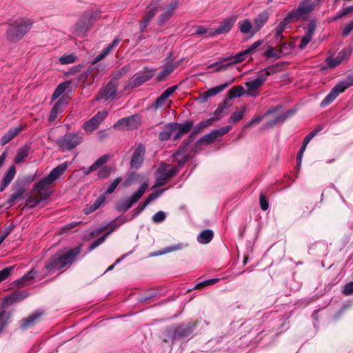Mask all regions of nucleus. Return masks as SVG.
Wrapping results in <instances>:
<instances>
[{
	"label": "nucleus",
	"instance_id": "f257e3e1",
	"mask_svg": "<svg viewBox=\"0 0 353 353\" xmlns=\"http://www.w3.org/2000/svg\"><path fill=\"white\" fill-rule=\"evenodd\" d=\"M81 252V245H79L74 248L70 249L64 254L57 253L54 254L46 265L45 269L48 274L52 271L60 270L67 265L72 264Z\"/></svg>",
	"mask_w": 353,
	"mask_h": 353
},
{
	"label": "nucleus",
	"instance_id": "f03ea898",
	"mask_svg": "<svg viewBox=\"0 0 353 353\" xmlns=\"http://www.w3.org/2000/svg\"><path fill=\"white\" fill-rule=\"evenodd\" d=\"M68 168V163H63L54 169L45 177L34 184V190L40 194H45L48 188L58 181L65 172Z\"/></svg>",
	"mask_w": 353,
	"mask_h": 353
},
{
	"label": "nucleus",
	"instance_id": "7ed1b4c3",
	"mask_svg": "<svg viewBox=\"0 0 353 353\" xmlns=\"http://www.w3.org/2000/svg\"><path fill=\"white\" fill-rule=\"evenodd\" d=\"M32 21L30 19H19L8 26L6 32V39L11 42H17L32 28Z\"/></svg>",
	"mask_w": 353,
	"mask_h": 353
},
{
	"label": "nucleus",
	"instance_id": "20e7f679",
	"mask_svg": "<svg viewBox=\"0 0 353 353\" xmlns=\"http://www.w3.org/2000/svg\"><path fill=\"white\" fill-rule=\"evenodd\" d=\"M275 72V67L270 66L261 70L256 79L247 81L245 83L246 87L245 95L252 97H258L260 94L259 89L265 83L268 77Z\"/></svg>",
	"mask_w": 353,
	"mask_h": 353
},
{
	"label": "nucleus",
	"instance_id": "39448f33",
	"mask_svg": "<svg viewBox=\"0 0 353 353\" xmlns=\"http://www.w3.org/2000/svg\"><path fill=\"white\" fill-rule=\"evenodd\" d=\"M194 328L195 323H192L169 327L166 329V338L164 341H167L168 339L172 341L187 339L191 336Z\"/></svg>",
	"mask_w": 353,
	"mask_h": 353
},
{
	"label": "nucleus",
	"instance_id": "423d86ee",
	"mask_svg": "<svg viewBox=\"0 0 353 353\" xmlns=\"http://www.w3.org/2000/svg\"><path fill=\"white\" fill-rule=\"evenodd\" d=\"M314 7L315 3L312 0H302L296 9L288 13V18H291L293 21L305 20L314 9Z\"/></svg>",
	"mask_w": 353,
	"mask_h": 353
},
{
	"label": "nucleus",
	"instance_id": "0eeeda50",
	"mask_svg": "<svg viewBox=\"0 0 353 353\" xmlns=\"http://www.w3.org/2000/svg\"><path fill=\"white\" fill-rule=\"evenodd\" d=\"M179 172V168L168 164H163L159 166L156 172L154 188L161 187L165 185L169 179L174 176Z\"/></svg>",
	"mask_w": 353,
	"mask_h": 353
},
{
	"label": "nucleus",
	"instance_id": "6e6552de",
	"mask_svg": "<svg viewBox=\"0 0 353 353\" xmlns=\"http://www.w3.org/2000/svg\"><path fill=\"white\" fill-rule=\"evenodd\" d=\"M353 85V77H348L345 80L338 83L331 91L326 95L321 103V107H325L331 103L340 93Z\"/></svg>",
	"mask_w": 353,
	"mask_h": 353
},
{
	"label": "nucleus",
	"instance_id": "1a4fd4ad",
	"mask_svg": "<svg viewBox=\"0 0 353 353\" xmlns=\"http://www.w3.org/2000/svg\"><path fill=\"white\" fill-rule=\"evenodd\" d=\"M148 188V183H143L141 185L137 191L134 192L131 196L123 199L117 205V209L119 212H125L136 203L143 195Z\"/></svg>",
	"mask_w": 353,
	"mask_h": 353
},
{
	"label": "nucleus",
	"instance_id": "9d476101",
	"mask_svg": "<svg viewBox=\"0 0 353 353\" xmlns=\"http://www.w3.org/2000/svg\"><path fill=\"white\" fill-rule=\"evenodd\" d=\"M82 141V137L77 133L66 134L57 140V145L62 151L69 150L74 148Z\"/></svg>",
	"mask_w": 353,
	"mask_h": 353
},
{
	"label": "nucleus",
	"instance_id": "9b49d317",
	"mask_svg": "<svg viewBox=\"0 0 353 353\" xmlns=\"http://www.w3.org/2000/svg\"><path fill=\"white\" fill-rule=\"evenodd\" d=\"M140 125V117L138 115H132L119 119L113 125V128L119 130H130L137 128Z\"/></svg>",
	"mask_w": 353,
	"mask_h": 353
},
{
	"label": "nucleus",
	"instance_id": "f8f14e48",
	"mask_svg": "<svg viewBox=\"0 0 353 353\" xmlns=\"http://www.w3.org/2000/svg\"><path fill=\"white\" fill-rule=\"evenodd\" d=\"M232 129L231 125H226L219 129L212 130L210 133L201 137L197 143L199 144H210L218 139L220 137L227 134Z\"/></svg>",
	"mask_w": 353,
	"mask_h": 353
},
{
	"label": "nucleus",
	"instance_id": "ddd939ff",
	"mask_svg": "<svg viewBox=\"0 0 353 353\" xmlns=\"http://www.w3.org/2000/svg\"><path fill=\"white\" fill-rule=\"evenodd\" d=\"M117 83L114 81H110L105 86L102 88L97 96L96 100H103L107 101L108 100H112L117 94Z\"/></svg>",
	"mask_w": 353,
	"mask_h": 353
},
{
	"label": "nucleus",
	"instance_id": "4468645a",
	"mask_svg": "<svg viewBox=\"0 0 353 353\" xmlns=\"http://www.w3.org/2000/svg\"><path fill=\"white\" fill-rule=\"evenodd\" d=\"M107 116L108 112L106 110L98 112L94 117L83 124L84 130L89 132L94 131L99 127V124Z\"/></svg>",
	"mask_w": 353,
	"mask_h": 353
},
{
	"label": "nucleus",
	"instance_id": "2eb2a0df",
	"mask_svg": "<svg viewBox=\"0 0 353 353\" xmlns=\"http://www.w3.org/2000/svg\"><path fill=\"white\" fill-rule=\"evenodd\" d=\"M130 219H128V220H125L126 221H130ZM125 222L124 220H119V219H116L114 221H112L110 224H109V227L110 228V230L107 232L106 233H105L101 237L96 239L95 241H94L91 245L89 246V248H88V251L90 252L92 250H93L94 249H95L96 248H97L99 245H100L101 244H102L105 240L106 239V238L113 232L115 230V229L118 227H119L120 225H121L123 223Z\"/></svg>",
	"mask_w": 353,
	"mask_h": 353
},
{
	"label": "nucleus",
	"instance_id": "dca6fc26",
	"mask_svg": "<svg viewBox=\"0 0 353 353\" xmlns=\"http://www.w3.org/2000/svg\"><path fill=\"white\" fill-rule=\"evenodd\" d=\"M236 21V17L235 16H232L224 19L217 28L210 32V36L213 37L216 34H221L228 32L232 29Z\"/></svg>",
	"mask_w": 353,
	"mask_h": 353
},
{
	"label": "nucleus",
	"instance_id": "f3484780",
	"mask_svg": "<svg viewBox=\"0 0 353 353\" xmlns=\"http://www.w3.org/2000/svg\"><path fill=\"white\" fill-rule=\"evenodd\" d=\"M352 50L349 49H343L338 53L336 57H328L327 59V63L330 68H335L341 64L343 61H347L350 54Z\"/></svg>",
	"mask_w": 353,
	"mask_h": 353
},
{
	"label": "nucleus",
	"instance_id": "a211bd4d",
	"mask_svg": "<svg viewBox=\"0 0 353 353\" xmlns=\"http://www.w3.org/2000/svg\"><path fill=\"white\" fill-rule=\"evenodd\" d=\"M43 312L40 311H35L28 317L24 318L20 321V327L22 330H28L37 323L41 319Z\"/></svg>",
	"mask_w": 353,
	"mask_h": 353
},
{
	"label": "nucleus",
	"instance_id": "6ab92c4d",
	"mask_svg": "<svg viewBox=\"0 0 353 353\" xmlns=\"http://www.w3.org/2000/svg\"><path fill=\"white\" fill-rule=\"evenodd\" d=\"M179 3L176 0L172 1L160 14L158 19L159 24L161 25L168 21L174 14V11L178 8Z\"/></svg>",
	"mask_w": 353,
	"mask_h": 353
},
{
	"label": "nucleus",
	"instance_id": "aec40b11",
	"mask_svg": "<svg viewBox=\"0 0 353 353\" xmlns=\"http://www.w3.org/2000/svg\"><path fill=\"white\" fill-rule=\"evenodd\" d=\"M316 28V24L315 21H311L308 23L305 34L299 43L300 49H304L306 47V46L311 41L312 38L315 32Z\"/></svg>",
	"mask_w": 353,
	"mask_h": 353
},
{
	"label": "nucleus",
	"instance_id": "412c9836",
	"mask_svg": "<svg viewBox=\"0 0 353 353\" xmlns=\"http://www.w3.org/2000/svg\"><path fill=\"white\" fill-rule=\"evenodd\" d=\"M26 126L20 125L11 128L0 139V143L1 145H5L9 143L13 138L17 134L22 132L25 129Z\"/></svg>",
	"mask_w": 353,
	"mask_h": 353
},
{
	"label": "nucleus",
	"instance_id": "4be33fe9",
	"mask_svg": "<svg viewBox=\"0 0 353 353\" xmlns=\"http://www.w3.org/2000/svg\"><path fill=\"white\" fill-rule=\"evenodd\" d=\"M152 75L147 72L136 73L130 79L129 86L132 88L139 87L143 83L150 80Z\"/></svg>",
	"mask_w": 353,
	"mask_h": 353
},
{
	"label": "nucleus",
	"instance_id": "5701e85b",
	"mask_svg": "<svg viewBox=\"0 0 353 353\" xmlns=\"http://www.w3.org/2000/svg\"><path fill=\"white\" fill-rule=\"evenodd\" d=\"M28 296V292L24 290L17 291L4 297L3 303L6 305H12L14 303L21 301Z\"/></svg>",
	"mask_w": 353,
	"mask_h": 353
},
{
	"label": "nucleus",
	"instance_id": "b1692460",
	"mask_svg": "<svg viewBox=\"0 0 353 353\" xmlns=\"http://www.w3.org/2000/svg\"><path fill=\"white\" fill-rule=\"evenodd\" d=\"M67 100L65 98H60L52 108L48 117V121L52 122L54 121L57 119L58 114L62 112L64 107L67 105Z\"/></svg>",
	"mask_w": 353,
	"mask_h": 353
},
{
	"label": "nucleus",
	"instance_id": "393cba45",
	"mask_svg": "<svg viewBox=\"0 0 353 353\" xmlns=\"http://www.w3.org/2000/svg\"><path fill=\"white\" fill-rule=\"evenodd\" d=\"M269 19V13L267 11L260 12L254 19L253 22V34L258 32L267 23Z\"/></svg>",
	"mask_w": 353,
	"mask_h": 353
},
{
	"label": "nucleus",
	"instance_id": "a878e982",
	"mask_svg": "<svg viewBox=\"0 0 353 353\" xmlns=\"http://www.w3.org/2000/svg\"><path fill=\"white\" fill-rule=\"evenodd\" d=\"M35 278H39L40 280L43 278V275H39L37 271L34 269H32L23 276L17 280V282L21 286L28 285L31 284Z\"/></svg>",
	"mask_w": 353,
	"mask_h": 353
},
{
	"label": "nucleus",
	"instance_id": "bb28decb",
	"mask_svg": "<svg viewBox=\"0 0 353 353\" xmlns=\"http://www.w3.org/2000/svg\"><path fill=\"white\" fill-rule=\"evenodd\" d=\"M293 21L291 18H288V14L276 26L274 30V39L276 41H281L283 39V32L290 22Z\"/></svg>",
	"mask_w": 353,
	"mask_h": 353
},
{
	"label": "nucleus",
	"instance_id": "cd10ccee",
	"mask_svg": "<svg viewBox=\"0 0 353 353\" xmlns=\"http://www.w3.org/2000/svg\"><path fill=\"white\" fill-rule=\"evenodd\" d=\"M213 119L211 118L200 121L194 128L193 132L189 135L188 141L192 142L194 140L195 135L201 132L203 130L211 125L213 123Z\"/></svg>",
	"mask_w": 353,
	"mask_h": 353
},
{
	"label": "nucleus",
	"instance_id": "c85d7f7f",
	"mask_svg": "<svg viewBox=\"0 0 353 353\" xmlns=\"http://www.w3.org/2000/svg\"><path fill=\"white\" fill-rule=\"evenodd\" d=\"M120 42V39L118 38H115L111 43H110L107 47H105L94 59L92 64L96 63L97 62L102 60L105 58L112 50L114 47L118 46Z\"/></svg>",
	"mask_w": 353,
	"mask_h": 353
},
{
	"label": "nucleus",
	"instance_id": "c756f323",
	"mask_svg": "<svg viewBox=\"0 0 353 353\" xmlns=\"http://www.w3.org/2000/svg\"><path fill=\"white\" fill-rule=\"evenodd\" d=\"M161 8L160 2L159 1L152 2L148 6L147 12L143 16V19L150 22Z\"/></svg>",
	"mask_w": 353,
	"mask_h": 353
},
{
	"label": "nucleus",
	"instance_id": "7c9ffc66",
	"mask_svg": "<svg viewBox=\"0 0 353 353\" xmlns=\"http://www.w3.org/2000/svg\"><path fill=\"white\" fill-rule=\"evenodd\" d=\"M239 29L240 32L243 34H250L252 37L255 34H253L254 26L253 23L248 19L240 21L238 23Z\"/></svg>",
	"mask_w": 353,
	"mask_h": 353
},
{
	"label": "nucleus",
	"instance_id": "2f4dec72",
	"mask_svg": "<svg viewBox=\"0 0 353 353\" xmlns=\"http://www.w3.org/2000/svg\"><path fill=\"white\" fill-rule=\"evenodd\" d=\"M15 174H16L15 167L14 165H12L9 168L6 176L2 179L1 187H0V191H1V192L3 191L4 189L10 183V182L14 179Z\"/></svg>",
	"mask_w": 353,
	"mask_h": 353
},
{
	"label": "nucleus",
	"instance_id": "473e14b6",
	"mask_svg": "<svg viewBox=\"0 0 353 353\" xmlns=\"http://www.w3.org/2000/svg\"><path fill=\"white\" fill-rule=\"evenodd\" d=\"M178 123H169L165 129L161 132L159 134V138L161 141H167L168 140L174 131L176 130Z\"/></svg>",
	"mask_w": 353,
	"mask_h": 353
},
{
	"label": "nucleus",
	"instance_id": "72a5a7b5",
	"mask_svg": "<svg viewBox=\"0 0 353 353\" xmlns=\"http://www.w3.org/2000/svg\"><path fill=\"white\" fill-rule=\"evenodd\" d=\"M185 247H186V245H185L182 243H179L177 244H174V245H172L165 247V248H163L162 250L152 254L151 256H159V255L165 254L172 252L174 251L182 250Z\"/></svg>",
	"mask_w": 353,
	"mask_h": 353
},
{
	"label": "nucleus",
	"instance_id": "f704fd0d",
	"mask_svg": "<svg viewBox=\"0 0 353 353\" xmlns=\"http://www.w3.org/2000/svg\"><path fill=\"white\" fill-rule=\"evenodd\" d=\"M90 15L88 14H85L83 16V21H79L76 24L75 29L76 31L78 32H83L86 31L89 29V28L91 26V21H90Z\"/></svg>",
	"mask_w": 353,
	"mask_h": 353
},
{
	"label": "nucleus",
	"instance_id": "c9c22d12",
	"mask_svg": "<svg viewBox=\"0 0 353 353\" xmlns=\"http://www.w3.org/2000/svg\"><path fill=\"white\" fill-rule=\"evenodd\" d=\"M213 232L210 230L202 231L197 236V241L201 244H207L211 241L213 238Z\"/></svg>",
	"mask_w": 353,
	"mask_h": 353
},
{
	"label": "nucleus",
	"instance_id": "e433bc0d",
	"mask_svg": "<svg viewBox=\"0 0 353 353\" xmlns=\"http://www.w3.org/2000/svg\"><path fill=\"white\" fill-rule=\"evenodd\" d=\"M107 160V156L101 157L87 170H84L83 172L85 173V174H89L92 172H94L97 170L99 168L101 167L105 163H106Z\"/></svg>",
	"mask_w": 353,
	"mask_h": 353
},
{
	"label": "nucleus",
	"instance_id": "4c0bfd02",
	"mask_svg": "<svg viewBox=\"0 0 353 353\" xmlns=\"http://www.w3.org/2000/svg\"><path fill=\"white\" fill-rule=\"evenodd\" d=\"M234 79H232L230 82L225 83L217 86H215L214 88H212L209 89L207 92L208 95L210 97H214L221 92H223L226 88H228L232 83H233Z\"/></svg>",
	"mask_w": 353,
	"mask_h": 353
},
{
	"label": "nucleus",
	"instance_id": "58836bf2",
	"mask_svg": "<svg viewBox=\"0 0 353 353\" xmlns=\"http://www.w3.org/2000/svg\"><path fill=\"white\" fill-rule=\"evenodd\" d=\"M245 92L246 90H245L242 86H234L230 90L228 97L230 99L240 97L243 94H245Z\"/></svg>",
	"mask_w": 353,
	"mask_h": 353
},
{
	"label": "nucleus",
	"instance_id": "ea45409f",
	"mask_svg": "<svg viewBox=\"0 0 353 353\" xmlns=\"http://www.w3.org/2000/svg\"><path fill=\"white\" fill-rule=\"evenodd\" d=\"M292 114V112L288 111L285 114H280L275 117L274 119L269 121L267 123V125L272 127L279 123H283Z\"/></svg>",
	"mask_w": 353,
	"mask_h": 353
},
{
	"label": "nucleus",
	"instance_id": "a19ab883",
	"mask_svg": "<svg viewBox=\"0 0 353 353\" xmlns=\"http://www.w3.org/2000/svg\"><path fill=\"white\" fill-rule=\"evenodd\" d=\"M70 83L68 81L63 82L60 83L57 88L55 89L54 93L52 96V100H55L57 98H59L63 92L64 91L68 88L69 86Z\"/></svg>",
	"mask_w": 353,
	"mask_h": 353
},
{
	"label": "nucleus",
	"instance_id": "79ce46f5",
	"mask_svg": "<svg viewBox=\"0 0 353 353\" xmlns=\"http://www.w3.org/2000/svg\"><path fill=\"white\" fill-rule=\"evenodd\" d=\"M249 54H248V52H246V50H243L239 53H237L236 54H235L234 56L233 57H228V58H226L225 59V61H228V60H232V63L234 64V63H240L243 61H244L245 59V58L248 56Z\"/></svg>",
	"mask_w": 353,
	"mask_h": 353
},
{
	"label": "nucleus",
	"instance_id": "37998d69",
	"mask_svg": "<svg viewBox=\"0 0 353 353\" xmlns=\"http://www.w3.org/2000/svg\"><path fill=\"white\" fill-rule=\"evenodd\" d=\"M10 317V312L4 310L0 311V334L8 324Z\"/></svg>",
	"mask_w": 353,
	"mask_h": 353
},
{
	"label": "nucleus",
	"instance_id": "c03bdc74",
	"mask_svg": "<svg viewBox=\"0 0 353 353\" xmlns=\"http://www.w3.org/2000/svg\"><path fill=\"white\" fill-rule=\"evenodd\" d=\"M77 57L74 54H65L59 57V61L61 64H70L75 62Z\"/></svg>",
	"mask_w": 353,
	"mask_h": 353
},
{
	"label": "nucleus",
	"instance_id": "a18cd8bd",
	"mask_svg": "<svg viewBox=\"0 0 353 353\" xmlns=\"http://www.w3.org/2000/svg\"><path fill=\"white\" fill-rule=\"evenodd\" d=\"M167 99H168L163 94H161L160 97L156 99L155 102L151 105V108L157 110L163 107L165 105Z\"/></svg>",
	"mask_w": 353,
	"mask_h": 353
},
{
	"label": "nucleus",
	"instance_id": "49530a36",
	"mask_svg": "<svg viewBox=\"0 0 353 353\" xmlns=\"http://www.w3.org/2000/svg\"><path fill=\"white\" fill-rule=\"evenodd\" d=\"M225 103H223L219 105V107L216 109V110L212 114L211 119H213V121H217L220 119L223 111L226 108Z\"/></svg>",
	"mask_w": 353,
	"mask_h": 353
},
{
	"label": "nucleus",
	"instance_id": "de8ad7c7",
	"mask_svg": "<svg viewBox=\"0 0 353 353\" xmlns=\"http://www.w3.org/2000/svg\"><path fill=\"white\" fill-rule=\"evenodd\" d=\"M143 162V156H132L130 161L131 168L138 169Z\"/></svg>",
	"mask_w": 353,
	"mask_h": 353
},
{
	"label": "nucleus",
	"instance_id": "09e8293b",
	"mask_svg": "<svg viewBox=\"0 0 353 353\" xmlns=\"http://www.w3.org/2000/svg\"><path fill=\"white\" fill-rule=\"evenodd\" d=\"M219 281V279H218V278L207 279V280H205L203 281H201V282L197 283L194 287V289L201 288H204L206 286L212 285L216 283Z\"/></svg>",
	"mask_w": 353,
	"mask_h": 353
},
{
	"label": "nucleus",
	"instance_id": "8fccbe9b",
	"mask_svg": "<svg viewBox=\"0 0 353 353\" xmlns=\"http://www.w3.org/2000/svg\"><path fill=\"white\" fill-rule=\"evenodd\" d=\"M178 125L179 131L180 132L181 134L184 135L190 131L193 126V122L189 121L183 124H178L177 126Z\"/></svg>",
	"mask_w": 353,
	"mask_h": 353
},
{
	"label": "nucleus",
	"instance_id": "3c124183",
	"mask_svg": "<svg viewBox=\"0 0 353 353\" xmlns=\"http://www.w3.org/2000/svg\"><path fill=\"white\" fill-rule=\"evenodd\" d=\"M165 190L166 189L157 190L151 193L145 201V204L147 205H149L152 201L159 197L165 191Z\"/></svg>",
	"mask_w": 353,
	"mask_h": 353
},
{
	"label": "nucleus",
	"instance_id": "603ef678",
	"mask_svg": "<svg viewBox=\"0 0 353 353\" xmlns=\"http://www.w3.org/2000/svg\"><path fill=\"white\" fill-rule=\"evenodd\" d=\"M179 63H174L169 65H167L163 70H162L160 72V77H164L169 75L174 70V69L179 65Z\"/></svg>",
	"mask_w": 353,
	"mask_h": 353
},
{
	"label": "nucleus",
	"instance_id": "864d4df0",
	"mask_svg": "<svg viewBox=\"0 0 353 353\" xmlns=\"http://www.w3.org/2000/svg\"><path fill=\"white\" fill-rule=\"evenodd\" d=\"M166 214L163 211H159L152 216V220L154 223H160L165 221Z\"/></svg>",
	"mask_w": 353,
	"mask_h": 353
},
{
	"label": "nucleus",
	"instance_id": "5fc2aeb1",
	"mask_svg": "<svg viewBox=\"0 0 353 353\" xmlns=\"http://www.w3.org/2000/svg\"><path fill=\"white\" fill-rule=\"evenodd\" d=\"M137 181V174L134 172L129 173L123 183L124 187L130 186L134 181Z\"/></svg>",
	"mask_w": 353,
	"mask_h": 353
},
{
	"label": "nucleus",
	"instance_id": "6e6d98bb",
	"mask_svg": "<svg viewBox=\"0 0 353 353\" xmlns=\"http://www.w3.org/2000/svg\"><path fill=\"white\" fill-rule=\"evenodd\" d=\"M112 168L110 166H104L100 169L98 172L99 179H103L108 177L111 173Z\"/></svg>",
	"mask_w": 353,
	"mask_h": 353
},
{
	"label": "nucleus",
	"instance_id": "4d7b16f0",
	"mask_svg": "<svg viewBox=\"0 0 353 353\" xmlns=\"http://www.w3.org/2000/svg\"><path fill=\"white\" fill-rule=\"evenodd\" d=\"M121 181H122V178L121 177L116 178L112 182V183L109 185V187L108 188L105 193L108 194L113 193L114 192L115 189L117 188V187L121 183Z\"/></svg>",
	"mask_w": 353,
	"mask_h": 353
},
{
	"label": "nucleus",
	"instance_id": "13d9d810",
	"mask_svg": "<svg viewBox=\"0 0 353 353\" xmlns=\"http://www.w3.org/2000/svg\"><path fill=\"white\" fill-rule=\"evenodd\" d=\"M14 268V266H10V267L6 268L3 269L2 270H1L0 271V282L6 279L9 276L10 273L13 271Z\"/></svg>",
	"mask_w": 353,
	"mask_h": 353
},
{
	"label": "nucleus",
	"instance_id": "bf43d9fd",
	"mask_svg": "<svg viewBox=\"0 0 353 353\" xmlns=\"http://www.w3.org/2000/svg\"><path fill=\"white\" fill-rule=\"evenodd\" d=\"M243 115H244V110L235 111L231 116L230 121L233 123L238 122L243 118Z\"/></svg>",
	"mask_w": 353,
	"mask_h": 353
},
{
	"label": "nucleus",
	"instance_id": "052dcab7",
	"mask_svg": "<svg viewBox=\"0 0 353 353\" xmlns=\"http://www.w3.org/2000/svg\"><path fill=\"white\" fill-rule=\"evenodd\" d=\"M259 203H260V206H261V208L262 210L266 211L267 210H268V208H269L268 201L267 198L265 197V196L263 194H260Z\"/></svg>",
	"mask_w": 353,
	"mask_h": 353
},
{
	"label": "nucleus",
	"instance_id": "680f3d73",
	"mask_svg": "<svg viewBox=\"0 0 353 353\" xmlns=\"http://www.w3.org/2000/svg\"><path fill=\"white\" fill-rule=\"evenodd\" d=\"M343 293L346 296L353 294V282H349L344 285Z\"/></svg>",
	"mask_w": 353,
	"mask_h": 353
},
{
	"label": "nucleus",
	"instance_id": "e2e57ef3",
	"mask_svg": "<svg viewBox=\"0 0 353 353\" xmlns=\"http://www.w3.org/2000/svg\"><path fill=\"white\" fill-rule=\"evenodd\" d=\"M291 50V44L287 42H283L280 46L279 53L283 54H287L290 53Z\"/></svg>",
	"mask_w": 353,
	"mask_h": 353
},
{
	"label": "nucleus",
	"instance_id": "0e129e2a",
	"mask_svg": "<svg viewBox=\"0 0 353 353\" xmlns=\"http://www.w3.org/2000/svg\"><path fill=\"white\" fill-rule=\"evenodd\" d=\"M262 43V41H256L252 44H251L245 50L248 52V54H252L254 52H255L256 49L261 46Z\"/></svg>",
	"mask_w": 353,
	"mask_h": 353
},
{
	"label": "nucleus",
	"instance_id": "69168bd1",
	"mask_svg": "<svg viewBox=\"0 0 353 353\" xmlns=\"http://www.w3.org/2000/svg\"><path fill=\"white\" fill-rule=\"evenodd\" d=\"M146 206L147 205L145 204V202L139 203V205L133 210V215L132 219L136 217L141 212H142Z\"/></svg>",
	"mask_w": 353,
	"mask_h": 353
},
{
	"label": "nucleus",
	"instance_id": "338daca9",
	"mask_svg": "<svg viewBox=\"0 0 353 353\" xmlns=\"http://www.w3.org/2000/svg\"><path fill=\"white\" fill-rule=\"evenodd\" d=\"M265 56L267 57V58H274L276 59L280 58V55H279V53L276 52L274 51V50L273 48H271V49H269L268 50L265 52Z\"/></svg>",
	"mask_w": 353,
	"mask_h": 353
},
{
	"label": "nucleus",
	"instance_id": "774afa93",
	"mask_svg": "<svg viewBox=\"0 0 353 353\" xmlns=\"http://www.w3.org/2000/svg\"><path fill=\"white\" fill-rule=\"evenodd\" d=\"M353 30V21L346 24L343 30V35L346 37Z\"/></svg>",
	"mask_w": 353,
	"mask_h": 353
}]
</instances>
